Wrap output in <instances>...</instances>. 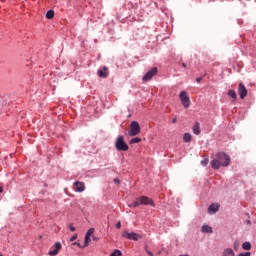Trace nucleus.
Wrapping results in <instances>:
<instances>
[{"mask_svg":"<svg viewBox=\"0 0 256 256\" xmlns=\"http://www.w3.org/2000/svg\"><path fill=\"white\" fill-rule=\"evenodd\" d=\"M231 163V157L225 152H218L215 154L214 159L211 161L212 169H220L221 167H229Z\"/></svg>","mask_w":256,"mask_h":256,"instance_id":"f257e3e1","label":"nucleus"},{"mask_svg":"<svg viewBox=\"0 0 256 256\" xmlns=\"http://www.w3.org/2000/svg\"><path fill=\"white\" fill-rule=\"evenodd\" d=\"M139 205H151V207H155V202L147 196H140L136 198L134 202L129 204V207H139Z\"/></svg>","mask_w":256,"mask_h":256,"instance_id":"f03ea898","label":"nucleus"},{"mask_svg":"<svg viewBox=\"0 0 256 256\" xmlns=\"http://www.w3.org/2000/svg\"><path fill=\"white\" fill-rule=\"evenodd\" d=\"M141 133V126L139 125V122L132 121L130 123V129L128 131L129 137H137Z\"/></svg>","mask_w":256,"mask_h":256,"instance_id":"7ed1b4c3","label":"nucleus"},{"mask_svg":"<svg viewBox=\"0 0 256 256\" xmlns=\"http://www.w3.org/2000/svg\"><path fill=\"white\" fill-rule=\"evenodd\" d=\"M115 147L117 151H129V145L126 144L125 137L122 135L116 139Z\"/></svg>","mask_w":256,"mask_h":256,"instance_id":"20e7f679","label":"nucleus"},{"mask_svg":"<svg viewBox=\"0 0 256 256\" xmlns=\"http://www.w3.org/2000/svg\"><path fill=\"white\" fill-rule=\"evenodd\" d=\"M179 99L185 109H189L191 107V99L187 96L186 91H181L179 94Z\"/></svg>","mask_w":256,"mask_h":256,"instance_id":"39448f33","label":"nucleus"},{"mask_svg":"<svg viewBox=\"0 0 256 256\" xmlns=\"http://www.w3.org/2000/svg\"><path fill=\"white\" fill-rule=\"evenodd\" d=\"M122 237H124L125 239H130L131 241H139V239H141V235L135 233V232H127V231H124L122 233Z\"/></svg>","mask_w":256,"mask_h":256,"instance_id":"423d86ee","label":"nucleus"},{"mask_svg":"<svg viewBox=\"0 0 256 256\" xmlns=\"http://www.w3.org/2000/svg\"><path fill=\"white\" fill-rule=\"evenodd\" d=\"M157 75V67L152 68L149 70L144 76H143V81H151L153 77Z\"/></svg>","mask_w":256,"mask_h":256,"instance_id":"0eeeda50","label":"nucleus"},{"mask_svg":"<svg viewBox=\"0 0 256 256\" xmlns=\"http://www.w3.org/2000/svg\"><path fill=\"white\" fill-rule=\"evenodd\" d=\"M238 95L240 96V99H244L247 95V87H245L243 82H240L238 85Z\"/></svg>","mask_w":256,"mask_h":256,"instance_id":"6e6552de","label":"nucleus"},{"mask_svg":"<svg viewBox=\"0 0 256 256\" xmlns=\"http://www.w3.org/2000/svg\"><path fill=\"white\" fill-rule=\"evenodd\" d=\"M98 77H101L102 79H107V77H109V68L107 66H104L102 70H98Z\"/></svg>","mask_w":256,"mask_h":256,"instance_id":"1a4fd4ad","label":"nucleus"},{"mask_svg":"<svg viewBox=\"0 0 256 256\" xmlns=\"http://www.w3.org/2000/svg\"><path fill=\"white\" fill-rule=\"evenodd\" d=\"M74 190L78 193H83V191H85V183L76 181L74 183Z\"/></svg>","mask_w":256,"mask_h":256,"instance_id":"9d476101","label":"nucleus"},{"mask_svg":"<svg viewBox=\"0 0 256 256\" xmlns=\"http://www.w3.org/2000/svg\"><path fill=\"white\" fill-rule=\"evenodd\" d=\"M217 211H219V204H211L208 207L209 215H213V214L217 213Z\"/></svg>","mask_w":256,"mask_h":256,"instance_id":"9b49d317","label":"nucleus"},{"mask_svg":"<svg viewBox=\"0 0 256 256\" xmlns=\"http://www.w3.org/2000/svg\"><path fill=\"white\" fill-rule=\"evenodd\" d=\"M193 133L194 135H201V126L199 124V122H196L194 125H193Z\"/></svg>","mask_w":256,"mask_h":256,"instance_id":"f8f14e48","label":"nucleus"},{"mask_svg":"<svg viewBox=\"0 0 256 256\" xmlns=\"http://www.w3.org/2000/svg\"><path fill=\"white\" fill-rule=\"evenodd\" d=\"M222 256H235V252H234L233 249H231V248H226V249L223 251Z\"/></svg>","mask_w":256,"mask_h":256,"instance_id":"ddd939ff","label":"nucleus"},{"mask_svg":"<svg viewBox=\"0 0 256 256\" xmlns=\"http://www.w3.org/2000/svg\"><path fill=\"white\" fill-rule=\"evenodd\" d=\"M202 233H213V228L209 225L202 226Z\"/></svg>","mask_w":256,"mask_h":256,"instance_id":"4468645a","label":"nucleus"},{"mask_svg":"<svg viewBox=\"0 0 256 256\" xmlns=\"http://www.w3.org/2000/svg\"><path fill=\"white\" fill-rule=\"evenodd\" d=\"M242 249H244V251H251V243L250 242H244L242 244Z\"/></svg>","mask_w":256,"mask_h":256,"instance_id":"2eb2a0df","label":"nucleus"},{"mask_svg":"<svg viewBox=\"0 0 256 256\" xmlns=\"http://www.w3.org/2000/svg\"><path fill=\"white\" fill-rule=\"evenodd\" d=\"M53 17H55V11L48 10L46 13V19H53Z\"/></svg>","mask_w":256,"mask_h":256,"instance_id":"dca6fc26","label":"nucleus"},{"mask_svg":"<svg viewBox=\"0 0 256 256\" xmlns=\"http://www.w3.org/2000/svg\"><path fill=\"white\" fill-rule=\"evenodd\" d=\"M183 141H184V143H190V141H191V134L185 133L184 136H183Z\"/></svg>","mask_w":256,"mask_h":256,"instance_id":"f3484780","label":"nucleus"},{"mask_svg":"<svg viewBox=\"0 0 256 256\" xmlns=\"http://www.w3.org/2000/svg\"><path fill=\"white\" fill-rule=\"evenodd\" d=\"M228 96L232 99H237V92L235 90H228Z\"/></svg>","mask_w":256,"mask_h":256,"instance_id":"a211bd4d","label":"nucleus"},{"mask_svg":"<svg viewBox=\"0 0 256 256\" xmlns=\"http://www.w3.org/2000/svg\"><path fill=\"white\" fill-rule=\"evenodd\" d=\"M89 243H91V237L90 236H85L83 247H89Z\"/></svg>","mask_w":256,"mask_h":256,"instance_id":"6ab92c4d","label":"nucleus"},{"mask_svg":"<svg viewBox=\"0 0 256 256\" xmlns=\"http://www.w3.org/2000/svg\"><path fill=\"white\" fill-rule=\"evenodd\" d=\"M135 143H141V138H132L130 140V145H134Z\"/></svg>","mask_w":256,"mask_h":256,"instance_id":"aec40b11","label":"nucleus"},{"mask_svg":"<svg viewBox=\"0 0 256 256\" xmlns=\"http://www.w3.org/2000/svg\"><path fill=\"white\" fill-rule=\"evenodd\" d=\"M93 233H95V229L94 228H90L87 232H86V237H91V235H93Z\"/></svg>","mask_w":256,"mask_h":256,"instance_id":"412c9836","label":"nucleus"},{"mask_svg":"<svg viewBox=\"0 0 256 256\" xmlns=\"http://www.w3.org/2000/svg\"><path fill=\"white\" fill-rule=\"evenodd\" d=\"M201 165H203V167H207V165H209V158H205L201 161Z\"/></svg>","mask_w":256,"mask_h":256,"instance_id":"4be33fe9","label":"nucleus"},{"mask_svg":"<svg viewBox=\"0 0 256 256\" xmlns=\"http://www.w3.org/2000/svg\"><path fill=\"white\" fill-rule=\"evenodd\" d=\"M123 253H121L120 250H115L110 256H121Z\"/></svg>","mask_w":256,"mask_h":256,"instance_id":"5701e85b","label":"nucleus"},{"mask_svg":"<svg viewBox=\"0 0 256 256\" xmlns=\"http://www.w3.org/2000/svg\"><path fill=\"white\" fill-rule=\"evenodd\" d=\"M54 247H55V250L56 251H59V250H61V243L60 242H56L55 244H54Z\"/></svg>","mask_w":256,"mask_h":256,"instance_id":"b1692460","label":"nucleus"},{"mask_svg":"<svg viewBox=\"0 0 256 256\" xmlns=\"http://www.w3.org/2000/svg\"><path fill=\"white\" fill-rule=\"evenodd\" d=\"M59 251H57L56 249L52 250V251H49L48 255L50 256H55V255H58Z\"/></svg>","mask_w":256,"mask_h":256,"instance_id":"393cba45","label":"nucleus"},{"mask_svg":"<svg viewBox=\"0 0 256 256\" xmlns=\"http://www.w3.org/2000/svg\"><path fill=\"white\" fill-rule=\"evenodd\" d=\"M238 256H251V252L239 253Z\"/></svg>","mask_w":256,"mask_h":256,"instance_id":"a878e982","label":"nucleus"},{"mask_svg":"<svg viewBox=\"0 0 256 256\" xmlns=\"http://www.w3.org/2000/svg\"><path fill=\"white\" fill-rule=\"evenodd\" d=\"M233 247H234V250L237 251V249H239V243L235 241L233 244Z\"/></svg>","mask_w":256,"mask_h":256,"instance_id":"bb28decb","label":"nucleus"},{"mask_svg":"<svg viewBox=\"0 0 256 256\" xmlns=\"http://www.w3.org/2000/svg\"><path fill=\"white\" fill-rule=\"evenodd\" d=\"M72 245H76L80 249H83L84 247L79 244V242H74Z\"/></svg>","mask_w":256,"mask_h":256,"instance_id":"cd10ccee","label":"nucleus"},{"mask_svg":"<svg viewBox=\"0 0 256 256\" xmlns=\"http://www.w3.org/2000/svg\"><path fill=\"white\" fill-rule=\"evenodd\" d=\"M69 229H70V231H72V232L76 230L73 224H70V225H69Z\"/></svg>","mask_w":256,"mask_h":256,"instance_id":"c85d7f7f","label":"nucleus"},{"mask_svg":"<svg viewBox=\"0 0 256 256\" xmlns=\"http://www.w3.org/2000/svg\"><path fill=\"white\" fill-rule=\"evenodd\" d=\"M77 239V234L73 235L71 238H70V241L73 242Z\"/></svg>","mask_w":256,"mask_h":256,"instance_id":"c756f323","label":"nucleus"},{"mask_svg":"<svg viewBox=\"0 0 256 256\" xmlns=\"http://www.w3.org/2000/svg\"><path fill=\"white\" fill-rule=\"evenodd\" d=\"M145 249H146V253H147L149 256H153V252L149 251V250L147 249V246L145 247Z\"/></svg>","mask_w":256,"mask_h":256,"instance_id":"7c9ffc66","label":"nucleus"},{"mask_svg":"<svg viewBox=\"0 0 256 256\" xmlns=\"http://www.w3.org/2000/svg\"><path fill=\"white\" fill-rule=\"evenodd\" d=\"M196 81H197L198 83H201V81H203V77H197V78H196Z\"/></svg>","mask_w":256,"mask_h":256,"instance_id":"2f4dec72","label":"nucleus"},{"mask_svg":"<svg viewBox=\"0 0 256 256\" xmlns=\"http://www.w3.org/2000/svg\"><path fill=\"white\" fill-rule=\"evenodd\" d=\"M116 229H121V222H118V223L116 224Z\"/></svg>","mask_w":256,"mask_h":256,"instance_id":"473e14b6","label":"nucleus"},{"mask_svg":"<svg viewBox=\"0 0 256 256\" xmlns=\"http://www.w3.org/2000/svg\"><path fill=\"white\" fill-rule=\"evenodd\" d=\"M114 183H116L117 185H119V183H120L119 179L115 178V179H114Z\"/></svg>","mask_w":256,"mask_h":256,"instance_id":"72a5a7b5","label":"nucleus"},{"mask_svg":"<svg viewBox=\"0 0 256 256\" xmlns=\"http://www.w3.org/2000/svg\"><path fill=\"white\" fill-rule=\"evenodd\" d=\"M172 123H177V117L173 118Z\"/></svg>","mask_w":256,"mask_h":256,"instance_id":"f704fd0d","label":"nucleus"},{"mask_svg":"<svg viewBox=\"0 0 256 256\" xmlns=\"http://www.w3.org/2000/svg\"><path fill=\"white\" fill-rule=\"evenodd\" d=\"M182 67H184V68H185V67H187V64H185V63H182Z\"/></svg>","mask_w":256,"mask_h":256,"instance_id":"c9c22d12","label":"nucleus"},{"mask_svg":"<svg viewBox=\"0 0 256 256\" xmlns=\"http://www.w3.org/2000/svg\"><path fill=\"white\" fill-rule=\"evenodd\" d=\"M0 193H3V188L2 187H0Z\"/></svg>","mask_w":256,"mask_h":256,"instance_id":"e433bc0d","label":"nucleus"},{"mask_svg":"<svg viewBox=\"0 0 256 256\" xmlns=\"http://www.w3.org/2000/svg\"><path fill=\"white\" fill-rule=\"evenodd\" d=\"M3 104L1 103V101H0V107L2 106Z\"/></svg>","mask_w":256,"mask_h":256,"instance_id":"4c0bfd02","label":"nucleus"},{"mask_svg":"<svg viewBox=\"0 0 256 256\" xmlns=\"http://www.w3.org/2000/svg\"><path fill=\"white\" fill-rule=\"evenodd\" d=\"M0 256H3V255H0Z\"/></svg>","mask_w":256,"mask_h":256,"instance_id":"58836bf2","label":"nucleus"}]
</instances>
